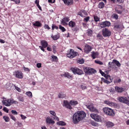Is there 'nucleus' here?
<instances>
[{
	"label": "nucleus",
	"instance_id": "obj_1",
	"mask_svg": "<svg viewBox=\"0 0 129 129\" xmlns=\"http://www.w3.org/2000/svg\"><path fill=\"white\" fill-rule=\"evenodd\" d=\"M86 113L83 111H78L74 114L73 117V122L77 124L80 121L83 120L86 117Z\"/></svg>",
	"mask_w": 129,
	"mask_h": 129
},
{
	"label": "nucleus",
	"instance_id": "obj_2",
	"mask_svg": "<svg viewBox=\"0 0 129 129\" xmlns=\"http://www.w3.org/2000/svg\"><path fill=\"white\" fill-rule=\"evenodd\" d=\"M103 110L104 112L106 114L111 116H113L114 115V111L111 109L108 108H104Z\"/></svg>",
	"mask_w": 129,
	"mask_h": 129
},
{
	"label": "nucleus",
	"instance_id": "obj_3",
	"mask_svg": "<svg viewBox=\"0 0 129 129\" xmlns=\"http://www.w3.org/2000/svg\"><path fill=\"white\" fill-rule=\"evenodd\" d=\"M84 70L85 73L89 75L94 74L96 72L95 70L89 67H85L84 68Z\"/></svg>",
	"mask_w": 129,
	"mask_h": 129
},
{
	"label": "nucleus",
	"instance_id": "obj_4",
	"mask_svg": "<svg viewBox=\"0 0 129 129\" xmlns=\"http://www.w3.org/2000/svg\"><path fill=\"white\" fill-rule=\"evenodd\" d=\"M70 70L74 74H77L79 75H81L83 73L82 70L76 68L72 67L70 68Z\"/></svg>",
	"mask_w": 129,
	"mask_h": 129
},
{
	"label": "nucleus",
	"instance_id": "obj_5",
	"mask_svg": "<svg viewBox=\"0 0 129 129\" xmlns=\"http://www.w3.org/2000/svg\"><path fill=\"white\" fill-rule=\"evenodd\" d=\"M118 100L121 102L125 103L129 105V101L125 96H119L118 99Z\"/></svg>",
	"mask_w": 129,
	"mask_h": 129
},
{
	"label": "nucleus",
	"instance_id": "obj_6",
	"mask_svg": "<svg viewBox=\"0 0 129 129\" xmlns=\"http://www.w3.org/2000/svg\"><path fill=\"white\" fill-rule=\"evenodd\" d=\"M102 35L105 37H109L111 34V32L107 29L105 28L102 30Z\"/></svg>",
	"mask_w": 129,
	"mask_h": 129
},
{
	"label": "nucleus",
	"instance_id": "obj_7",
	"mask_svg": "<svg viewBox=\"0 0 129 129\" xmlns=\"http://www.w3.org/2000/svg\"><path fill=\"white\" fill-rule=\"evenodd\" d=\"M78 54L77 52H75L73 50L71 49L69 53L67 54V56L69 57L73 58Z\"/></svg>",
	"mask_w": 129,
	"mask_h": 129
},
{
	"label": "nucleus",
	"instance_id": "obj_8",
	"mask_svg": "<svg viewBox=\"0 0 129 129\" xmlns=\"http://www.w3.org/2000/svg\"><path fill=\"white\" fill-rule=\"evenodd\" d=\"M13 75L15 77L19 79H22L23 77V74L20 71H17L14 72Z\"/></svg>",
	"mask_w": 129,
	"mask_h": 129
},
{
	"label": "nucleus",
	"instance_id": "obj_9",
	"mask_svg": "<svg viewBox=\"0 0 129 129\" xmlns=\"http://www.w3.org/2000/svg\"><path fill=\"white\" fill-rule=\"evenodd\" d=\"M86 106L90 111L96 113H98V110L94 107L92 104H90V105H86Z\"/></svg>",
	"mask_w": 129,
	"mask_h": 129
},
{
	"label": "nucleus",
	"instance_id": "obj_10",
	"mask_svg": "<svg viewBox=\"0 0 129 129\" xmlns=\"http://www.w3.org/2000/svg\"><path fill=\"white\" fill-rule=\"evenodd\" d=\"M11 99L4 100L2 101V103L5 106H9L11 105Z\"/></svg>",
	"mask_w": 129,
	"mask_h": 129
},
{
	"label": "nucleus",
	"instance_id": "obj_11",
	"mask_svg": "<svg viewBox=\"0 0 129 129\" xmlns=\"http://www.w3.org/2000/svg\"><path fill=\"white\" fill-rule=\"evenodd\" d=\"M110 25V23L107 21L102 22L100 23V26L103 28L106 26H109Z\"/></svg>",
	"mask_w": 129,
	"mask_h": 129
},
{
	"label": "nucleus",
	"instance_id": "obj_12",
	"mask_svg": "<svg viewBox=\"0 0 129 129\" xmlns=\"http://www.w3.org/2000/svg\"><path fill=\"white\" fill-rule=\"evenodd\" d=\"M92 49L91 47L87 44L85 46L84 49V52L86 53H88L91 51Z\"/></svg>",
	"mask_w": 129,
	"mask_h": 129
},
{
	"label": "nucleus",
	"instance_id": "obj_13",
	"mask_svg": "<svg viewBox=\"0 0 129 129\" xmlns=\"http://www.w3.org/2000/svg\"><path fill=\"white\" fill-rule=\"evenodd\" d=\"M104 102L105 104L111 106L115 107L116 105L115 103L109 101H104Z\"/></svg>",
	"mask_w": 129,
	"mask_h": 129
},
{
	"label": "nucleus",
	"instance_id": "obj_14",
	"mask_svg": "<svg viewBox=\"0 0 129 129\" xmlns=\"http://www.w3.org/2000/svg\"><path fill=\"white\" fill-rule=\"evenodd\" d=\"M63 106H65L67 108L70 109H72V107L69 104L68 102L67 101H64L63 102Z\"/></svg>",
	"mask_w": 129,
	"mask_h": 129
},
{
	"label": "nucleus",
	"instance_id": "obj_15",
	"mask_svg": "<svg viewBox=\"0 0 129 129\" xmlns=\"http://www.w3.org/2000/svg\"><path fill=\"white\" fill-rule=\"evenodd\" d=\"M115 89L116 91L118 93H121L124 90V88L117 86L115 87Z\"/></svg>",
	"mask_w": 129,
	"mask_h": 129
},
{
	"label": "nucleus",
	"instance_id": "obj_16",
	"mask_svg": "<svg viewBox=\"0 0 129 129\" xmlns=\"http://www.w3.org/2000/svg\"><path fill=\"white\" fill-rule=\"evenodd\" d=\"M69 20V19L68 18H65L62 20L61 23L63 25H66L68 24L67 23L68 22Z\"/></svg>",
	"mask_w": 129,
	"mask_h": 129
},
{
	"label": "nucleus",
	"instance_id": "obj_17",
	"mask_svg": "<svg viewBox=\"0 0 129 129\" xmlns=\"http://www.w3.org/2000/svg\"><path fill=\"white\" fill-rule=\"evenodd\" d=\"M47 123L53 124L55 123L54 121L52 120V119L49 117H47L46 119Z\"/></svg>",
	"mask_w": 129,
	"mask_h": 129
},
{
	"label": "nucleus",
	"instance_id": "obj_18",
	"mask_svg": "<svg viewBox=\"0 0 129 129\" xmlns=\"http://www.w3.org/2000/svg\"><path fill=\"white\" fill-rule=\"evenodd\" d=\"M41 44L44 48H46L48 45V43L45 40H43L41 41Z\"/></svg>",
	"mask_w": 129,
	"mask_h": 129
},
{
	"label": "nucleus",
	"instance_id": "obj_19",
	"mask_svg": "<svg viewBox=\"0 0 129 129\" xmlns=\"http://www.w3.org/2000/svg\"><path fill=\"white\" fill-rule=\"evenodd\" d=\"M64 3L67 5H70L73 3V0H63Z\"/></svg>",
	"mask_w": 129,
	"mask_h": 129
},
{
	"label": "nucleus",
	"instance_id": "obj_20",
	"mask_svg": "<svg viewBox=\"0 0 129 129\" xmlns=\"http://www.w3.org/2000/svg\"><path fill=\"white\" fill-rule=\"evenodd\" d=\"M12 84L9 82H8L6 84L4 88L5 89H10L11 87Z\"/></svg>",
	"mask_w": 129,
	"mask_h": 129
},
{
	"label": "nucleus",
	"instance_id": "obj_21",
	"mask_svg": "<svg viewBox=\"0 0 129 129\" xmlns=\"http://www.w3.org/2000/svg\"><path fill=\"white\" fill-rule=\"evenodd\" d=\"M114 125V124L112 122L108 121L106 123V126L107 128L112 127Z\"/></svg>",
	"mask_w": 129,
	"mask_h": 129
},
{
	"label": "nucleus",
	"instance_id": "obj_22",
	"mask_svg": "<svg viewBox=\"0 0 129 129\" xmlns=\"http://www.w3.org/2000/svg\"><path fill=\"white\" fill-rule=\"evenodd\" d=\"M101 83L102 84V82H103L105 83L108 84L109 83H110L112 82V80H107L105 79L104 78H101Z\"/></svg>",
	"mask_w": 129,
	"mask_h": 129
},
{
	"label": "nucleus",
	"instance_id": "obj_23",
	"mask_svg": "<svg viewBox=\"0 0 129 129\" xmlns=\"http://www.w3.org/2000/svg\"><path fill=\"white\" fill-rule=\"evenodd\" d=\"M114 63L118 67H120L121 66V64L120 62L116 60L113 59V62H112V63Z\"/></svg>",
	"mask_w": 129,
	"mask_h": 129
},
{
	"label": "nucleus",
	"instance_id": "obj_24",
	"mask_svg": "<svg viewBox=\"0 0 129 129\" xmlns=\"http://www.w3.org/2000/svg\"><path fill=\"white\" fill-rule=\"evenodd\" d=\"M65 77H67L68 78L71 79L72 78V76L68 73H66L63 75Z\"/></svg>",
	"mask_w": 129,
	"mask_h": 129
},
{
	"label": "nucleus",
	"instance_id": "obj_25",
	"mask_svg": "<svg viewBox=\"0 0 129 129\" xmlns=\"http://www.w3.org/2000/svg\"><path fill=\"white\" fill-rule=\"evenodd\" d=\"M69 25L70 27H73L75 26V22L71 21L69 22Z\"/></svg>",
	"mask_w": 129,
	"mask_h": 129
},
{
	"label": "nucleus",
	"instance_id": "obj_26",
	"mask_svg": "<svg viewBox=\"0 0 129 129\" xmlns=\"http://www.w3.org/2000/svg\"><path fill=\"white\" fill-rule=\"evenodd\" d=\"M58 125H66V123L63 121H60L57 123Z\"/></svg>",
	"mask_w": 129,
	"mask_h": 129
},
{
	"label": "nucleus",
	"instance_id": "obj_27",
	"mask_svg": "<svg viewBox=\"0 0 129 129\" xmlns=\"http://www.w3.org/2000/svg\"><path fill=\"white\" fill-rule=\"evenodd\" d=\"M87 13L85 12H79L78 15L81 16V17H83L85 16L84 15H86Z\"/></svg>",
	"mask_w": 129,
	"mask_h": 129
},
{
	"label": "nucleus",
	"instance_id": "obj_28",
	"mask_svg": "<svg viewBox=\"0 0 129 129\" xmlns=\"http://www.w3.org/2000/svg\"><path fill=\"white\" fill-rule=\"evenodd\" d=\"M33 25L37 27L40 26H41V23L38 21H36L35 23H34Z\"/></svg>",
	"mask_w": 129,
	"mask_h": 129
},
{
	"label": "nucleus",
	"instance_id": "obj_29",
	"mask_svg": "<svg viewBox=\"0 0 129 129\" xmlns=\"http://www.w3.org/2000/svg\"><path fill=\"white\" fill-rule=\"evenodd\" d=\"M70 104L72 105H75L78 103L77 101H71L70 102Z\"/></svg>",
	"mask_w": 129,
	"mask_h": 129
},
{
	"label": "nucleus",
	"instance_id": "obj_30",
	"mask_svg": "<svg viewBox=\"0 0 129 129\" xmlns=\"http://www.w3.org/2000/svg\"><path fill=\"white\" fill-rule=\"evenodd\" d=\"M96 118L95 119V121L98 122H102V120L101 117L98 115L96 117Z\"/></svg>",
	"mask_w": 129,
	"mask_h": 129
},
{
	"label": "nucleus",
	"instance_id": "obj_31",
	"mask_svg": "<svg viewBox=\"0 0 129 129\" xmlns=\"http://www.w3.org/2000/svg\"><path fill=\"white\" fill-rule=\"evenodd\" d=\"M52 61H53L57 62L58 61V59L57 57L54 55H52L51 56Z\"/></svg>",
	"mask_w": 129,
	"mask_h": 129
},
{
	"label": "nucleus",
	"instance_id": "obj_32",
	"mask_svg": "<svg viewBox=\"0 0 129 129\" xmlns=\"http://www.w3.org/2000/svg\"><path fill=\"white\" fill-rule=\"evenodd\" d=\"M3 118L6 122H8L9 120V118L8 116H5L3 117Z\"/></svg>",
	"mask_w": 129,
	"mask_h": 129
},
{
	"label": "nucleus",
	"instance_id": "obj_33",
	"mask_svg": "<svg viewBox=\"0 0 129 129\" xmlns=\"http://www.w3.org/2000/svg\"><path fill=\"white\" fill-rule=\"evenodd\" d=\"M104 77L106 79L108 80H112V79H111L110 78V75H108L107 74H106V75H105L104 76Z\"/></svg>",
	"mask_w": 129,
	"mask_h": 129
},
{
	"label": "nucleus",
	"instance_id": "obj_34",
	"mask_svg": "<svg viewBox=\"0 0 129 129\" xmlns=\"http://www.w3.org/2000/svg\"><path fill=\"white\" fill-rule=\"evenodd\" d=\"M99 7L100 8H102L104 6V4L103 2H101L98 5Z\"/></svg>",
	"mask_w": 129,
	"mask_h": 129
},
{
	"label": "nucleus",
	"instance_id": "obj_35",
	"mask_svg": "<svg viewBox=\"0 0 129 129\" xmlns=\"http://www.w3.org/2000/svg\"><path fill=\"white\" fill-rule=\"evenodd\" d=\"M11 105L12 104H17L18 103V102L14 100L13 99H11Z\"/></svg>",
	"mask_w": 129,
	"mask_h": 129
},
{
	"label": "nucleus",
	"instance_id": "obj_36",
	"mask_svg": "<svg viewBox=\"0 0 129 129\" xmlns=\"http://www.w3.org/2000/svg\"><path fill=\"white\" fill-rule=\"evenodd\" d=\"M66 96V95L64 94L61 93L59 94L58 95V97L59 98H64Z\"/></svg>",
	"mask_w": 129,
	"mask_h": 129
},
{
	"label": "nucleus",
	"instance_id": "obj_37",
	"mask_svg": "<svg viewBox=\"0 0 129 129\" xmlns=\"http://www.w3.org/2000/svg\"><path fill=\"white\" fill-rule=\"evenodd\" d=\"M52 38L54 40H56L59 38V37L58 36L56 35L54 36H52Z\"/></svg>",
	"mask_w": 129,
	"mask_h": 129
},
{
	"label": "nucleus",
	"instance_id": "obj_38",
	"mask_svg": "<svg viewBox=\"0 0 129 129\" xmlns=\"http://www.w3.org/2000/svg\"><path fill=\"white\" fill-rule=\"evenodd\" d=\"M26 94L29 97H30L32 96V93L30 91L27 92L26 93Z\"/></svg>",
	"mask_w": 129,
	"mask_h": 129
},
{
	"label": "nucleus",
	"instance_id": "obj_39",
	"mask_svg": "<svg viewBox=\"0 0 129 129\" xmlns=\"http://www.w3.org/2000/svg\"><path fill=\"white\" fill-rule=\"evenodd\" d=\"M95 63L100 65H103V63L102 62L98 60H95Z\"/></svg>",
	"mask_w": 129,
	"mask_h": 129
},
{
	"label": "nucleus",
	"instance_id": "obj_40",
	"mask_svg": "<svg viewBox=\"0 0 129 129\" xmlns=\"http://www.w3.org/2000/svg\"><path fill=\"white\" fill-rule=\"evenodd\" d=\"M94 20L96 22H97L99 20V18L97 16L94 15Z\"/></svg>",
	"mask_w": 129,
	"mask_h": 129
},
{
	"label": "nucleus",
	"instance_id": "obj_41",
	"mask_svg": "<svg viewBox=\"0 0 129 129\" xmlns=\"http://www.w3.org/2000/svg\"><path fill=\"white\" fill-rule=\"evenodd\" d=\"M12 113L14 115H17L18 114V113L15 110H12L11 111Z\"/></svg>",
	"mask_w": 129,
	"mask_h": 129
},
{
	"label": "nucleus",
	"instance_id": "obj_42",
	"mask_svg": "<svg viewBox=\"0 0 129 129\" xmlns=\"http://www.w3.org/2000/svg\"><path fill=\"white\" fill-rule=\"evenodd\" d=\"M84 61L82 59H80L77 61V62L80 64H81L84 62Z\"/></svg>",
	"mask_w": 129,
	"mask_h": 129
},
{
	"label": "nucleus",
	"instance_id": "obj_43",
	"mask_svg": "<svg viewBox=\"0 0 129 129\" xmlns=\"http://www.w3.org/2000/svg\"><path fill=\"white\" fill-rule=\"evenodd\" d=\"M87 35L89 36H91L92 35V31L90 29H88L87 31Z\"/></svg>",
	"mask_w": 129,
	"mask_h": 129
},
{
	"label": "nucleus",
	"instance_id": "obj_44",
	"mask_svg": "<svg viewBox=\"0 0 129 129\" xmlns=\"http://www.w3.org/2000/svg\"><path fill=\"white\" fill-rule=\"evenodd\" d=\"M10 117L11 118L15 121H16V119L15 117L12 115H10Z\"/></svg>",
	"mask_w": 129,
	"mask_h": 129
},
{
	"label": "nucleus",
	"instance_id": "obj_45",
	"mask_svg": "<svg viewBox=\"0 0 129 129\" xmlns=\"http://www.w3.org/2000/svg\"><path fill=\"white\" fill-rule=\"evenodd\" d=\"M50 113L54 116H55L56 115V114L55 111H50L49 112Z\"/></svg>",
	"mask_w": 129,
	"mask_h": 129
},
{
	"label": "nucleus",
	"instance_id": "obj_46",
	"mask_svg": "<svg viewBox=\"0 0 129 129\" xmlns=\"http://www.w3.org/2000/svg\"><path fill=\"white\" fill-rule=\"evenodd\" d=\"M112 16L113 17V18H115L116 19H118V16L117 14H113Z\"/></svg>",
	"mask_w": 129,
	"mask_h": 129
},
{
	"label": "nucleus",
	"instance_id": "obj_47",
	"mask_svg": "<svg viewBox=\"0 0 129 129\" xmlns=\"http://www.w3.org/2000/svg\"><path fill=\"white\" fill-rule=\"evenodd\" d=\"M18 99L19 101L22 102H23L24 101V99L23 97L22 96H19Z\"/></svg>",
	"mask_w": 129,
	"mask_h": 129
},
{
	"label": "nucleus",
	"instance_id": "obj_48",
	"mask_svg": "<svg viewBox=\"0 0 129 129\" xmlns=\"http://www.w3.org/2000/svg\"><path fill=\"white\" fill-rule=\"evenodd\" d=\"M121 80L120 79H116L114 81V83H119L120 82Z\"/></svg>",
	"mask_w": 129,
	"mask_h": 129
},
{
	"label": "nucleus",
	"instance_id": "obj_49",
	"mask_svg": "<svg viewBox=\"0 0 129 129\" xmlns=\"http://www.w3.org/2000/svg\"><path fill=\"white\" fill-rule=\"evenodd\" d=\"M59 28L60 29L62 30V31L63 32L65 30V29L61 25H59Z\"/></svg>",
	"mask_w": 129,
	"mask_h": 129
},
{
	"label": "nucleus",
	"instance_id": "obj_50",
	"mask_svg": "<svg viewBox=\"0 0 129 129\" xmlns=\"http://www.w3.org/2000/svg\"><path fill=\"white\" fill-rule=\"evenodd\" d=\"M3 110L7 113H8L9 110L6 107H4L3 109Z\"/></svg>",
	"mask_w": 129,
	"mask_h": 129
},
{
	"label": "nucleus",
	"instance_id": "obj_51",
	"mask_svg": "<svg viewBox=\"0 0 129 129\" xmlns=\"http://www.w3.org/2000/svg\"><path fill=\"white\" fill-rule=\"evenodd\" d=\"M20 116L22 120H24L26 118V117L25 116L22 114H21Z\"/></svg>",
	"mask_w": 129,
	"mask_h": 129
},
{
	"label": "nucleus",
	"instance_id": "obj_52",
	"mask_svg": "<svg viewBox=\"0 0 129 129\" xmlns=\"http://www.w3.org/2000/svg\"><path fill=\"white\" fill-rule=\"evenodd\" d=\"M96 114H94L92 113L90 115V116L93 119L94 118L95 116H96Z\"/></svg>",
	"mask_w": 129,
	"mask_h": 129
},
{
	"label": "nucleus",
	"instance_id": "obj_53",
	"mask_svg": "<svg viewBox=\"0 0 129 129\" xmlns=\"http://www.w3.org/2000/svg\"><path fill=\"white\" fill-rule=\"evenodd\" d=\"M89 17H87L84 19V21L87 22L89 19Z\"/></svg>",
	"mask_w": 129,
	"mask_h": 129
},
{
	"label": "nucleus",
	"instance_id": "obj_54",
	"mask_svg": "<svg viewBox=\"0 0 129 129\" xmlns=\"http://www.w3.org/2000/svg\"><path fill=\"white\" fill-rule=\"evenodd\" d=\"M99 72L100 73H101V75L103 76H104H104L105 75H106V74H105V73L103 72L101 70H99Z\"/></svg>",
	"mask_w": 129,
	"mask_h": 129
},
{
	"label": "nucleus",
	"instance_id": "obj_55",
	"mask_svg": "<svg viewBox=\"0 0 129 129\" xmlns=\"http://www.w3.org/2000/svg\"><path fill=\"white\" fill-rule=\"evenodd\" d=\"M98 37L99 38V39H102L103 38V37L102 35L100 34H98L97 35Z\"/></svg>",
	"mask_w": 129,
	"mask_h": 129
},
{
	"label": "nucleus",
	"instance_id": "obj_56",
	"mask_svg": "<svg viewBox=\"0 0 129 129\" xmlns=\"http://www.w3.org/2000/svg\"><path fill=\"white\" fill-rule=\"evenodd\" d=\"M23 69L24 71L26 72H27V73L28 72H29V69L28 68L24 67Z\"/></svg>",
	"mask_w": 129,
	"mask_h": 129
},
{
	"label": "nucleus",
	"instance_id": "obj_57",
	"mask_svg": "<svg viewBox=\"0 0 129 129\" xmlns=\"http://www.w3.org/2000/svg\"><path fill=\"white\" fill-rule=\"evenodd\" d=\"M15 89L17 90L18 92H20L21 91V89H20V88L16 86H15Z\"/></svg>",
	"mask_w": 129,
	"mask_h": 129
},
{
	"label": "nucleus",
	"instance_id": "obj_58",
	"mask_svg": "<svg viewBox=\"0 0 129 129\" xmlns=\"http://www.w3.org/2000/svg\"><path fill=\"white\" fill-rule=\"evenodd\" d=\"M92 54L91 55V56L93 59H94L95 58V53L94 52H92Z\"/></svg>",
	"mask_w": 129,
	"mask_h": 129
},
{
	"label": "nucleus",
	"instance_id": "obj_59",
	"mask_svg": "<svg viewBox=\"0 0 129 129\" xmlns=\"http://www.w3.org/2000/svg\"><path fill=\"white\" fill-rule=\"evenodd\" d=\"M81 87L82 90H84L86 88V87L85 86L83 85L81 86Z\"/></svg>",
	"mask_w": 129,
	"mask_h": 129
},
{
	"label": "nucleus",
	"instance_id": "obj_60",
	"mask_svg": "<svg viewBox=\"0 0 129 129\" xmlns=\"http://www.w3.org/2000/svg\"><path fill=\"white\" fill-rule=\"evenodd\" d=\"M37 66L38 68H40L41 67V64L40 63H38L37 64Z\"/></svg>",
	"mask_w": 129,
	"mask_h": 129
},
{
	"label": "nucleus",
	"instance_id": "obj_61",
	"mask_svg": "<svg viewBox=\"0 0 129 129\" xmlns=\"http://www.w3.org/2000/svg\"><path fill=\"white\" fill-rule=\"evenodd\" d=\"M11 1H14L16 4H19L20 3V1L19 0H11Z\"/></svg>",
	"mask_w": 129,
	"mask_h": 129
},
{
	"label": "nucleus",
	"instance_id": "obj_62",
	"mask_svg": "<svg viewBox=\"0 0 129 129\" xmlns=\"http://www.w3.org/2000/svg\"><path fill=\"white\" fill-rule=\"evenodd\" d=\"M91 124L93 126H96L98 125V124L97 123H95L94 122H92L91 123Z\"/></svg>",
	"mask_w": 129,
	"mask_h": 129
},
{
	"label": "nucleus",
	"instance_id": "obj_63",
	"mask_svg": "<svg viewBox=\"0 0 129 129\" xmlns=\"http://www.w3.org/2000/svg\"><path fill=\"white\" fill-rule=\"evenodd\" d=\"M44 27L45 29H50V27L47 25H45L44 26Z\"/></svg>",
	"mask_w": 129,
	"mask_h": 129
},
{
	"label": "nucleus",
	"instance_id": "obj_64",
	"mask_svg": "<svg viewBox=\"0 0 129 129\" xmlns=\"http://www.w3.org/2000/svg\"><path fill=\"white\" fill-rule=\"evenodd\" d=\"M54 119H55L57 121H58L59 120V118L56 116L55 115V116H54V117L53 118Z\"/></svg>",
	"mask_w": 129,
	"mask_h": 129
}]
</instances>
